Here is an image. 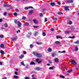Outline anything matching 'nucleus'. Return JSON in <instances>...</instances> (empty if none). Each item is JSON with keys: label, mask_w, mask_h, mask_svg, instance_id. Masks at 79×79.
Returning a JSON list of instances; mask_svg holds the SVG:
<instances>
[{"label": "nucleus", "mask_w": 79, "mask_h": 79, "mask_svg": "<svg viewBox=\"0 0 79 79\" xmlns=\"http://www.w3.org/2000/svg\"><path fill=\"white\" fill-rule=\"evenodd\" d=\"M25 26H28L29 25V24L27 22H26L24 24Z\"/></svg>", "instance_id": "5701e85b"}, {"label": "nucleus", "mask_w": 79, "mask_h": 79, "mask_svg": "<svg viewBox=\"0 0 79 79\" xmlns=\"http://www.w3.org/2000/svg\"><path fill=\"white\" fill-rule=\"evenodd\" d=\"M15 74L16 75H18V73L17 72H15Z\"/></svg>", "instance_id": "4d7b16f0"}, {"label": "nucleus", "mask_w": 79, "mask_h": 79, "mask_svg": "<svg viewBox=\"0 0 79 79\" xmlns=\"http://www.w3.org/2000/svg\"><path fill=\"white\" fill-rule=\"evenodd\" d=\"M46 9L45 8L42 9V11H46Z\"/></svg>", "instance_id": "052dcab7"}, {"label": "nucleus", "mask_w": 79, "mask_h": 79, "mask_svg": "<svg viewBox=\"0 0 79 79\" xmlns=\"http://www.w3.org/2000/svg\"><path fill=\"white\" fill-rule=\"evenodd\" d=\"M33 10H31L29 11V14L30 15H32L33 13Z\"/></svg>", "instance_id": "dca6fc26"}, {"label": "nucleus", "mask_w": 79, "mask_h": 79, "mask_svg": "<svg viewBox=\"0 0 79 79\" xmlns=\"http://www.w3.org/2000/svg\"><path fill=\"white\" fill-rule=\"evenodd\" d=\"M50 4L51 6H54L55 5V3L54 2H51L50 3Z\"/></svg>", "instance_id": "f3484780"}, {"label": "nucleus", "mask_w": 79, "mask_h": 79, "mask_svg": "<svg viewBox=\"0 0 79 79\" xmlns=\"http://www.w3.org/2000/svg\"><path fill=\"white\" fill-rule=\"evenodd\" d=\"M14 22L15 23L17 24L18 22L17 20H15V21H14Z\"/></svg>", "instance_id": "49530a36"}, {"label": "nucleus", "mask_w": 79, "mask_h": 79, "mask_svg": "<svg viewBox=\"0 0 79 79\" xmlns=\"http://www.w3.org/2000/svg\"><path fill=\"white\" fill-rule=\"evenodd\" d=\"M73 71L72 69H71L70 70H69V71H68L67 72V73H70L71 72H72Z\"/></svg>", "instance_id": "c9c22d12"}, {"label": "nucleus", "mask_w": 79, "mask_h": 79, "mask_svg": "<svg viewBox=\"0 0 79 79\" xmlns=\"http://www.w3.org/2000/svg\"><path fill=\"white\" fill-rule=\"evenodd\" d=\"M28 9H29V7H25V8H24V9H25V10H28Z\"/></svg>", "instance_id": "473e14b6"}, {"label": "nucleus", "mask_w": 79, "mask_h": 79, "mask_svg": "<svg viewBox=\"0 0 79 79\" xmlns=\"http://www.w3.org/2000/svg\"><path fill=\"white\" fill-rule=\"evenodd\" d=\"M60 77L62 78L63 79H64L65 78L64 77V76L62 75H60Z\"/></svg>", "instance_id": "2f4dec72"}, {"label": "nucleus", "mask_w": 79, "mask_h": 79, "mask_svg": "<svg viewBox=\"0 0 79 79\" xmlns=\"http://www.w3.org/2000/svg\"><path fill=\"white\" fill-rule=\"evenodd\" d=\"M17 26L19 27V28H20L21 27L22 23L20 22L19 21H18L17 22Z\"/></svg>", "instance_id": "7ed1b4c3"}, {"label": "nucleus", "mask_w": 79, "mask_h": 79, "mask_svg": "<svg viewBox=\"0 0 79 79\" xmlns=\"http://www.w3.org/2000/svg\"><path fill=\"white\" fill-rule=\"evenodd\" d=\"M0 53L2 54H5V52L2 50H1L0 51Z\"/></svg>", "instance_id": "b1692460"}, {"label": "nucleus", "mask_w": 79, "mask_h": 79, "mask_svg": "<svg viewBox=\"0 0 79 79\" xmlns=\"http://www.w3.org/2000/svg\"><path fill=\"white\" fill-rule=\"evenodd\" d=\"M26 19V17H24V16H23L22 19L24 20V19Z\"/></svg>", "instance_id": "ea45409f"}, {"label": "nucleus", "mask_w": 79, "mask_h": 79, "mask_svg": "<svg viewBox=\"0 0 79 79\" xmlns=\"http://www.w3.org/2000/svg\"><path fill=\"white\" fill-rule=\"evenodd\" d=\"M70 31H65V33L66 34H69V33H70Z\"/></svg>", "instance_id": "7c9ffc66"}, {"label": "nucleus", "mask_w": 79, "mask_h": 79, "mask_svg": "<svg viewBox=\"0 0 79 79\" xmlns=\"http://www.w3.org/2000/svg\"><path fill=\"white\" fill-rule=\"evenodd\" d=\"M69 6H66L65 7V9L66 11H69Z\"/></svg>", "instance_id": "6e6552de"}, {"label": "nucleus", "mask_w": 79, "mask_h": 79, "mask_svg": "<svg viewBox=\"0 0 79 79\" xmlns=\"http://www.w3.org/2000/svg\"><path fill=\"white\" fill-rule=\"evenodd\" d=\"M54 20L55 21H57V18H54Z\"/></svg>", "instance_id": "6e6d98bb"}, {"label": "nucleus", "mask_w": 79, "mask_h": 79, "mask_svg": "<svg viewBox=\"0 0 79 79\" xmlns=\"http://www.w3.org/2000/svg\"><path fill=\"white\" fill-rule=\"evenodd\" d=\"M14 15L15 16H17V13H14Z\"/></svg>", "instance_id": "a19ab883"}, {"label": "nucleus", "mask_w": 79, "mask_h": 79, "mask_svg": "<svg viewBox=\"0 0 79 79\" xmlns=\"http://www.w3.org/2000/svg\"><path fill=\"white\" fill-rule=\"evenodd\" d=\"M14 77L15 78L17 79L19 78V77L18 76H16V75H14Z\"/></svg>", "instance_id": "a878e982"}, {"label": "nucleus", "mask_w": 79, "mask_h": 79, "mask_svg": "<svg viewBox=\"0 0 79 79\" xmlns=\"http://www.w3.org/2000/svg\"><path fill=\"white\" fill-rule=\"evenodd\" d=\"M4 36L3 35H0V38H3Z\"/></svg>", "instance_id": "4c0bfd02"}, {"label": "nucleus", "mask_w": 79, "mask_h": 79, "mask_svg": "<svg viewBox=\"0 0 79 79\" xmlns=\"http://www.w3.org/2000/svg\"><path fill=\"white\" fill-rule=\"evenodd\" d=\"M57 3H58L59 5H60V2H57Z\"/></svg>", "instance_id": "0e129e2a"}, {"label": "nucleus", "mask_w": 79, "mask_h": 79, "mask_svg": "<svg viewBox=\"0 0 79 79\" xmlns=\"http://www.w3.org/2000/svg\"><path fill=\"white\" fill-rule=\"evenodd\" d=\"M57 14H58L59 15H60L63 14V13H62V12H59L58 13H57Z\"/></svg>", "instance_id": "58836bf2"}, {"label": "nucleus", "mask_w": 79, "mask_h": 79, "mask_svg": "<svg viewBox=\"0 0 79 79\" xmlns=\"http://www.w3.org/2000/svg\"><path fill=\"white\" fill-rule=\"evenodd\" d=\"M3 63L1 62H0V65H2Z\"/></svg>", "instance_id": "680f3d73"}, {"label": "nucleus", "mask_w": 79, "mask_h": 79, "mask_svg": "<svg viewBox=\"0 0 79 79\" xmlns=\"http://www.w3.org/2000/svg\"><path fill=\"white\" fill-rule=\"evenodd\" d=\"M70 17H67V18L66 19H70Z\"/></svg>", "instance_id": "bf43d9fd"}, {"label": "nucleus", "mask_w": 79, "mask_h": 79, "mask_svg": "<svg viewBox=\"0 0 79 79\" xmlns=\"http://www.w3.org/2000/svg\"><path fill=\"white\" fill-rule=\"evenodd\" d=\"M25 79H30V78L26 77H25Z\"/></svg>", "instance_id": "8fccbe9b"}, {"label": "nucleus", "mask_w": 79, "mask_h": 79, "mask_svg": "<svg viewBox=\"0 0 79 79\" xmlns=\"http://www.w3.org/2000/svg\"><path fill=\"white\" fill-rule=\"evenodd\" d=\"M43 43L41 42H36V44H37V45H41Z\"/></svg>", "instance_id": "2eb2a0df"}, {"label": "nucleus", "mask_w": 79, "mask_h": 79, "mask_svg": "<svg viewBox=\"0 0 79 79\" xmlns=\"http://www.w3.org/2000/svg\"><path fill=\"white\" fill-rule=\"evenodd\" d=\"M11 6L9 4H6L5 3L3 4V7H11Z\"/></svg>", "instance_id": "f257e3e1"}, {"label": "nucleus", "mask_w": 79, "mask_h": 79, "mask_svg": "<svg viewBox=\"0 0 79 79\" xmlns=\"http://www.w3.org/2000/svg\"><path fill=\"white\" fill-rule=\"evenodd\" d=\"M69 38H70L72 39H73L75 38V36H70L69 37Z\"/></svg>", "instance_id": "c756f323"}, {"label": "nucleus", "mask_w": 79, "mask_h": 79, "mask_svg": "<svg viewBox=\"0 0 79 79\" xmlns=\"http://www.w3.org/2000/svg\"><path fill=\"white\" fill-rule=\"evenodd\" d=\"M8 26V25L7 23H5L4 24V27H6V28Z\"/></svg>", "instance_id": "aec40b11"}, {"label": "nucleus", "mask_w": 79, "mask_h": 79, "mask_svg": "<svg viewBox=\"0 0 79 79\" xmlns=\"http://www.w3.org/2000/svg\"><path fill=\"white\" fill-rule=\"evenodd\" d=\"M35 60L38 63H41L42 62V61L40 60V59L39 58L36 59Z\"/></svg>", "instance_id": "39448f33"}, {"label": "nucleus", "mask_w": 79, "mask_h": 79, "mask_svg": "<svg viewBox=\"0 0 79 79\" xmlns=\"http://www.w3.org/2000/svg\"><path fill=\"white\" fill-rule=\"evenodd\" d=\"M56 55V54H55V53H54L52 54V55H51V56H52V57H53L55 56Z\"/></svg>", "instance_id": "c85d7f7f"}, {"label": "nucleus", "mask_w": 79, "mask_h": 79, "mask_svg": "<svg viewBox=\"0 0 79 79\" xmlns=\"http://www.w3.org/2000/svg\"><path fill=\"white\" fill-rule=\"evenodd\" d=\"M0 47L1 48H5V47H4V44H1L0 45Z\"/></svg>", "instance_id": "a211bd4d"}, {"label": "nucleus", "mask_w": 79, "mask_h": 79, "mask_svg": "<svg viewBox=\"0 0 79 79\" xmlns=\"http://www.w3.org/2000/svg\"><path fill=\"white\" fill-rule=\"evenodd\" d=\"M74 43L76 44H79V40H77L74 42Z\"/></svg>", "instance_id": "6ab92c4d"}, {"label": "nucleus", "mask_w": 79, "mask_h": 79, "mask_svg": "<svg viewBox=\"0 0 79 79\" xmlns=\"http://www.w3.org/2000/svg\"><path fill=\"white\" fill-rule=\"evenodd\" d=\"M19 58H20V59H22L23 57H22L21 56H19Z\"/></svg>", "instance_id": "338daca9"}, {"label": "nucleus", "mask_w": 79, "mask_h": 79, "mask_svg": "<svg viewBox=\"0 0 79 79\" xmlns=\"http://www.w3.org/2000/svg\"><path fill=\"white\" fill-rule=\"evenodd\" d=\"M21 64L22 65H23V66H25V65L24 64V61L21 62Z\"/></svg>", "instance_id": "cd10ccee"}, {"label": "nucleus", "mask_w": 79, "mask_h": 79, "mask_svg": "<svg viewBox=\"0 0 79 79\" xmlns=\"http://www.w3.org/2000/svg\"><path fill=\"white\" fill-rule=\"evenodd\" d=\"M58 52L60 53H64L66 52V51H59Z\"/></svg>", "instance_id": "393cba45"}, {"label": "nucleus", "mask_w": 79, "mask_h": 79, "mask_svg": "<svg viewBox=\"0 0 79 79\" xmlns=\"http://www.w3.org/2000/svg\"><path fill=\"white\" fill-rule=\"evenodd\" d=\"M38 34H39L38 31H36L35 32V33H34V36H37Z\"/></svg>", "instance_id": "0eeeda50"}, {"label": "nucleus", "mask_w": 79, "mask_h": 79, "mask_svg": "<svg viewBox=\"0 0 79 79\" xmlns=\"http://www.w3.org/2000/svg\"><path fill=\"white\" fill-rule=\"evenodd\" d=\"M16 47H18V46H19V44H16Z\"/></svg>", "instance_id": "69168bd1"}, {"label": "nucleus", "mask_w": 79, "mask_h": 79, "mask_svg": "<svg viewBox=\"0 0 79 79\" xmlns=\"http://www.w3.org/2000/svg\"><path fill=\"white\" fill-rule=\"evenodd\" d=\"M41 69H42L41 67H37L35 68V70H37V71L40 70Z\"/></svg>", "instance_id": "f8f14e48"}, {"label": "nucleus", "mask_w": 79, "mask_h": 79, "mask_svg": "<svg viewBox=\"0 0 79 79\" xmlns=\"http://www.w3.org/2000/svg\"><path fill=\"white\" fill-rule=\"evenodd\" d=\"M15 10L16 11V12H19V11L18 9H16Z\"/></svg>", "instance_id": "a18cd8bd"}, {"label": "nucleus", "mask_w": 79, "mask_h": 79, "mask_svg": "<svg viewBox=\"0 0 79 79\" xmlns=\"http://www.w3.org/2000/svg\"><path fill=\"white\" fill-rule=\"evenodd\" d=\"M56 38L57 39H58V38H60L61 39H63V38L62 37L60 36L59 35H56Z\"/></svg>", "instance_id": "9b49d317"}, {"label": "nucleus", "mask_w": 79, "mask_h": 79, "mask_svg": "<svg viewBox=\"0 0 79 79\" xmlns=\"http://www.w3.org/2000/svg\"><path fill=\"white\" fill-rule=\"evenodd\" d=\"M30 64L31 65H35V64L33 61L31 62Z\"/></svg>", "instance_id": "4be33fe9"}, {"label": "nucleus", "mask_w": 79, "mask_h": 79, "mask_svg": "<svg viewBox=\"0 0 79 79\" xmlns=\"http://www.w3.org/2000/svg\"><path fill=\"white\" fill-rule=\"evenodd\" d=\"M11 40L13 41H16L17 40V36H15L14 37H12L11 38Z\"/></svg>", "instance_id": "f03ea898"}, {"label": "nucleus", "mask_w": 79, "mask_h": 79, "mask_svg": "<svg viewBox=\"0 0 79 79\" xmlns=\"http://www.w3.org/2000/svg\"><path fill=\"white\" fill-rule=\"evenodd\" d=\"M54 61L56 63H59V60L58 58H55L54 59Z\"/></svg>", "instance_id": "423d86ee"}, {"label": "nucleus", "mask_w": 79, "mask_h": 79, "mask_svg": "<svg viewBox=\"0 0 79 79\" xmlns=\"http://www.w3.org/2000/svg\"><path fill=\"white\" fill-rule=\"evenodd\" d=\"M53 69V67H50L49 68V70H52V69Z\"/></svg>", "instance_id": "72a5a7b5"}, {"label": "nucleus", "mask_w": 79, "mask_h": 79, "mask_svg": "<svg viewBox=\"0 0 79 79\" xmlns=\"http://www.w3.org/2000/svg\"><path fill=\"white\" fill-rule=\"evenodd\" d=\"M72 24V21H70L69 23V25H71Z\"/></svg>", "instance_id": "09e8293b"}, {"label": "nucleus", "mask_w": 79, "mask_h": 79, "mask_svg": "<svg viewBox=\"0 0 79 79\" xmlns=\"http://www.w3.org/2000/svg\"><path fill=\"white\" fill-rule=\"evenodd\" d=\"M55 43L57 45H60V42L59 41H55Z\"/></svg>", "instance_id": "ddd939ff"}, {"label": "nucleus", "mask_w": 79, "mask_h": 79, "mask_svg": "<svg viewBox=\"0 0 79 79\" xmlns=\"http://www.w3.org/2000/svg\"><path fill=\"white\" fill-rule=\"evenodd\" d=\"M72 62L74 65H76L77 64V62H76V61L74 60H72Z\"/></svg>", "instance_id": "9d476101"}, {"label": "nucleus", "mask_w": 79, "mask_h": 79, "mask_svg": "<svg viewBox=\"0 0 79 79\" xmlns=\"http://www.w3.org/2000/svg\"><path fill=\"white\" fill-rule=\"evenodd\" d=\"M67 2L71 3L73 2V1L72 0H67Z\"/></svg>", "instance_id": "1a4fd4ad"}, {"label": "nucleus", "mask_w": 79, "mask_h": 79, "mask_svg": "<svg viewBox=\"0 0 79 79\" xmlns=\"http://www.w3.org/2000/svg\"><path fill=\"white\" fill-rule=\"evenodd\" d=\"M7 14V12H5L3 13L4 15H6Z\"/></svg>", "instance_id": "37998d69"}, {"label": "nucleus", "mask_w": 79, "mask_h": 79, "mask_svg": "<svg viewBox=\"0 0 79 79\" xmlns=\"http://www.w3.org/2000/svg\"><path fill=\"white\" fill-rule=\"evenodd\" d=\"M71 29L72 30H74L75 29V28L74 27H72Z\"/></svg>", "instance_id": "3c124183"}, {"label": "nucleus", "mask_w": 79, "mask_h": 79, "mask_svg": "<svg viewBox=\"0 0 79 79\" xmlns=\"http://www.w3.org/2000/svg\"><path fill=\"white\" fill-rule=\"evenodd\" d=\"M33 47V45L32 44H31L30 45V47L31 48H32Z\"/></svg>", "instance_id": "bb28decb"}, {"label": "nucleus", "mask_w": 79, "mask_h": 79, "mask_svg": "<svg viewBox=\"0 0 79 79\" xmlns=\"http://www.w3.org/2000/svg\"><path fill=\"white\" fill-rule=\"evenodd\" d=\"M47 21V18H46L45 19L44 22H46Z\"/></svg>", "instance_id": "13d9d810"}, {"label": "nucleus", "mask_w": 79, "mask_h": 79, "mask_svg": "<svg viewBox=\"0 0 79 79\" xmlns=\"http://www.w3.org/2000/svg\"><path fill=\"white\" fill-rule=\"evenodd\" d=\"M23 53L24 54H26L27 52L26 51H23Z\"/></svg>", "instance_id": "e2e57ef3"}, {"label": "nucleus", "mask_w": 79, "mask_h": 79, "mask_svg": "<svg viewBox=\"0 0 79 79\" xmlns=\"http://www.w3.org/2000/svg\"><path fill=\"white\" fill-rule=\"evenodd\" d=\"M28 7L29 9H33V7L32 6H29Z\"/></svg>", "instance_id": "de8ad7c7"}, {"label": "nucleus", "mask_w": 79, "mask_h": 79, "mask_svg": "<svg viewBox=\"0 0 79 79\" xmlns=\"http://www.w3.org/2000/svg\"><path fill=\"white\" fill-rule=\"evenodd\" d=\"M35 56H37L38 57L40 58L41 56V55L40 53H35Z\"/></svg>", "instance_id": "20e7f679"}, {"label": "nucleus", "mask_w": 79, "mask_h": 79, "mask_svg": "<svg viewBox=\"0 0 79 79\" xmlns=\"http://www.w3.org/2000/svg\"><path fill=\"white\" fill-rule=\"evenodd\" d=\"M33 27L34 28H37V27H39V26H33Z\"/></svg>", "instance_id": "c03bdc74"}, {"label": "nucleus", "mask_w": 79, "mask_h": 79, "mask_svg": "<svg viewBox=\"0 0 79 79\" xmlns=\"http://www.w3.org/2000/svg\"><path fill=\"white\" fill-rule=\"evenodd\" d=\"M28 34L30 35H31V34H32V33H31V32H30L28 33Z\"/></svg>", "instance_id": "774afa93"}, {"label": "nucleus", "mask_w": 79, "mask_h": 79, "mask_svg": "<svg viewBox=\"0 0 79 79\" xmlns=\"http://www.w3.org/2000/svg\"><path fill=\"white\" fill-rule=\"evenodd\" d=\"M78 50V48L77 47H76L75 48V51H77V50Z\"/></svg>", "instance_id": "79ce46f5"}, {"label": "nucleus", "mask_w": 79, "mask_h": 79, "mask_svg": "<svg viewBox=\"0 0 79 79\" xmlns=\"http://www.w3.org/2000/svg\"><path fill=\"white\" fill-rule=\"evenodd\" d=\"M46 35V34L44 32H43V36H45Z\"/></svg>", "instance_id": "f704fd0d"}, {"label": "nucleus", "mask_w": 79, "mask_h": 79, "mask_svg": "<svg viewBox=\"0 0 79 79\" xmlns=\"http://www.w3.org/2000/svg\"><path fill=\"white\" fill-rule=\"evenodd\" d=\"M3 21V19H0V23H1Z\"/></svg>", "instance_id": "864d4df0"}, {"label": "nucleus", "mask_w": 79, "mask_h": 79, "mask_svg": "<svg viewBox=\"0 0 79 79\" xmlns=\"http://www.w3.org/2000/svg\"><path fill=\"white\" fill-rule=\"evenodd\" d=\"M48 52H51L52 51V49L51 48H49L48 49Z\"/></svg>", "instance_id": "4468645a"}, {"label": "nucleus", "mask_w": 79, "mask_h": 79, "mask_svg": "<svg viewBox=\"0 0 79 79\" xmlns=\"http://www.w3.org/2000/svg\"><path fill=\"white\" fill-rule=\"evenodd\" d=\"M33 21L34 22V23H38L37 21L35 19H33Z\"/></svg>", "instance_id": "412c9836"}, {"label": "nucleus", "mask_w": 79, "mask_h": 79, "mask_svg": "<svg viewBox=\"0 0 79 79\" xmlns=\"http://www.w3.org/2000/svg\"><path fill=\"white\" fill-rule=\"evenodd\" d=\"M51 31H54V29L53 28H51Z\"/></svg>", "instance_id": "603ef678"}, {"label": "nucleus", "mask_w": 79, "mask_h": 79, "mask_svg": "<svg viewBox=\"0 0 79 79\" xmlns=\"http://www.w3.org/2000/svg\"><path fill=\"white\" fill-rule=\"evenodd\" d=\"M48 62L49 63H50V64H51L52 63V62L50 60H48Z\"/></svg>", "instance_id": "5fc2aeb1"}, {"label": "nucleus", "mask_w": 79, "mask_h": 79, "mask_svg": "<svg viewBox=\"0 0 79 79\" xmlns=\"http://www.w3.org/2000/svg\"><path fill=\"white\" fill-rule=\"evenodd\" d=\"M40 17H42L43 16V14L42 13H40Z\"/></svg>", "instance_id": "e433bc0d"}]
</instances>
